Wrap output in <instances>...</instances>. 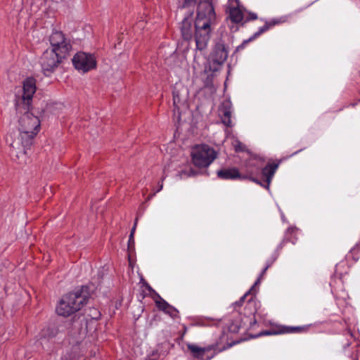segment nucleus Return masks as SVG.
<instances>
[{"label": "nucleus", "mask_w": 360, "mask_h": 360, "mask_svg": "<svg viewBox=\"0 0 360 360\" xmlns=\"http://www.w3.org/2000/svg\"><path fill=\"white\" fill-rule=\"evenodd\" d=\"M197 0H184V3L179 6L181 8H186L189 7L192 5H194L195 4Z\"/></svg>", "instance_id": "4be33fe9"}, {"label": "nucleus", "mask_w": 360, "mask_h": 360, "mask_svg": "<svg viewBox=\"0 0 360 360\" xmlns=\"http://www.w3.org/2000/svg\"><path fill=\"white\" fill-rule=\"evenodd\" d=\"M162 187H163L162 184H160V186H158L159 189L157 191V192H159L160 191H161L162 189Z\"/></svg>", "instance_id": "c756f323"}, {"label": "nucleus", "mask_w": 360, "mask_h": 360, "mask_svg": "<svg viewBox=\"0 0 360 360\" xmlns=\"http://www.w3.org/2000/svg\"><path fill=\"white\" fill-rule=\"evenodd\" d=\"M193 165L200 168L207 167L217 157L215 150L208 145L194 147L191 152Z\"/></svg>", "instance_id": "7ed1b4c3"}, {"label": "nucleus", "mask_w": 360, "mask_h": 360, "mask_svg": "<svg viewBox=\"0 0 360 360\" xmlns=\"http://www.w3.org/2000/svg\"><path fill=\"white\" fill-rule=\"evenodd\" d=\"M257 15L255 13H250L248 20H256Z\"/></svg>", "instance_id": "a878e982"}, {"label": "nucleus", "mask_w": 360, "mask_h": 360, "mask_svg": "<svg viewBox=\"0 0 360 360\" xmlns=\"http://www.w3.org/2000/svg\"><path fill=\"white\" fill-rule=\"evenodd\" d=\"M215 20L216 13L211 0H200L198 6L195 22H207L209 25H212Z\"/></svg>", "instance_id": "6e6552de"}, {"label": "nucleus", "mask_w": 360, "mask_h": 360, "mask_svg": "<svg viewBox=\"0 0 360 360\" xmlns=\"http://www.w3.org/2000/svg\"><path fill=\"white\" fill-rule=\"evenodd\" d=\"M187 92L184 89H178L174 88L173 90V105L174 110H177L179 113V110L181 108L187 106Z\"/></svg>", "instance_id": "9b49d317"}, {"label": "nucleus", "mask_w": 360, "mask_h": 360, "mask_svg": "<svg viewBox=\"0 0 360 360\" xmlns=\"http://www.w3.org/2000/svg\"><path fill=\"white\" fill-rule=\"evenodd\" d=\"M155 295L158 297V299L155 300L156 307L160 310H162L164 312L169 314L172 317H176L178 314V311L174 307L169 304L158 294L155 293Z\"/></svg>", "instance_id": "ddd939ff"}, {"label": "nucleus", "mask_w": 360, "mask_h": 360, "mask_svg": "<svg viewBox=\"0 0 360 360\" xmlns=\"http://www.w3.org/2000/svg\"><path fill=\"white\" fill-rule=\"evenodd\" d=\"M159 358V354L158 352V351H153L150 355H149L148 356V359L150 360H156L157 359Z\"/></svg>", "instance_id": "5701e85b"}, {"label": "nucleus", "mask_w": 360, "mask_h": 360, "mask_svg": "<svg viewBox=\"0 0 360 360\" xmlns=\"http://www.w3.org/2000/svg\"><path fill=\"white\" fill-rule=\"evenodd\" d=\"M241 304H242V303L240 301L235 302V305H236V306L240 307V306H241Z\"/></svg>", "instance_id": "7c9ffc66"}, {"label": "nucleus", "mask_w": 360, "mask_h": 360, "mask_svg": "<svg viewBox=\"0 0 360 360\" xmlns=\"http://www.w3.org/2000/svg\"><path fill=\"white\" fill-rule=\"evenodd\" d=\"M253 174V170H249L248 169V174H242L238 169L235 167H224L217 172V177L222 180L249 179L258 184H261V182L259 180L252 176Z\"/></svg>", "instance_id": "0eeeda50"}, {"label": "nucleus", "mask_w": 360, "mask_h": 360, "mask_svg": "<svg viewBox=\"0 0 360 360\" xmlns=\"http://www.w3.org/2000/svg\"><path fill=\"white\" fill-rule=\"evenodd\" d=\"M212 25L207 22H195V41L196 49L202 51L205 50L211 37Z\"/></svg>", "instance_id": "39448f33"}, {"label": "nucleus", "mask_w": 360, "mask_h": 360, "mask_svg": "<svg viewBox=\"0 0 360 360\" xmlns=\"http://www.w3.org/2000/svg\"><path fill=\"white\" fill-rule=\"evenodd\" d=\"M248 294V292H247L246 294H245V295H244L240 298V302L241 303H243V302H244V300H245V297H247Z\"/></svg>", "instance_id": "cd10ccee"}, {"label": "nucleus", "mask_w": 360, "mask_h": 360, "mask_svg": "<svg viewBox=\"0 0 360 360\" xmlns=\"http://www.w3.org/2000/svg\"><path fill=\"white\" fill-rule=\"evenodd\" d=\"M187 347L188 350L191 352L193 357L200 359H202L205 353L210 351L212 349V347L210 346L201 347L193 344H188L187 345Z\"/></svg>", "instance_id": "dca6fc26"}, {"label": "nucleus", "mask_w": 360, "mask_h": 360, "mask_svg": "<svg viewBox=\"0 0 360 360\" xmlns=\"http://www.w3.org/2000/svg\"><path fill=\"white\" fill-rule=\"evenodd\" d=\"M137 221H138V218H136L134 226L132 227L131 231V233H130V236H131V238H132V236L134 235V232H135L136 227V225H137Z\"/></svg>", "instance_id": "b1692460"}, {"label": "nucleus", "mask_w": 360, "mask_h": 360, "mask_svg": "<svg viewBox=\"0 0 360 360\" xmlns=\"http://www.w3.org/2000/svg\"><path fill=\"white\" fill-rule=\"evenodd\" d=\"M51 49L50 50L67 58L72 50L70 39H67L64 34L60 31L53 32L49 37Z\"/></svg>", "instance_id": "20e7f679"}, {"label": "nucleus", "mask_w": 360, "mask_h": 360, "mask_svg": "<svg viewBox=\"0 0 360 360\" xmlns=\"http://www.w3.org/2000/svg\"><path fill=\"white\" fill-rule=\"evenodd\" d=\"M228 51L225 45L222 43H217L210 55V63H212L214 65H216L212 68V70L215 71L217 70V66L221 65L227 59Z\"/></svg>", "instance_id": "9d476101"}, {"label": "nucleus", "mask_w": 360, "mask_h": 360, "mask_svg": "<svg viewBox=\"0 0 360 360\" xmlns=\"http://www.w3.org/2000/svg\"><path fill=\"white\" fill-rule=\"evenodd\" d=\"M145 285H146V288H147L148 290H150V291H154V290H153V288H151V287H150V286L147 283H145Z\"/></svg>", "instance_id": "c85d7f7f"}, {"label": "nucleus", "mask_w": 360, "mask_h": 360, "mask_svg": "<svg viewBox=\"0 0 360 360\" xmlns=\"http://www.w3.org/2000/svg\"><path fill=\"white\" fill-rule=\"evenodd\" d=\"M65 58L54 51L46 50L40 59V63L44 74L46 75L51 74Z\"/></svg>", "instance_id": "423d86ee"}, {"label": "nucleus", "mask_w": 360, "mask_h": 360, "mask_svg": "<svg viewBox=\"0 0 360 360\" xmlns=\"http://www.w3.org/2000/svg\"><path fill=\"white\" fill-rule=\"evenodd\" d=\"M279 162H269L262 170V174L266 178V185L265 187L269 188L271 179L278 169Z\"/></svg>", "instance_id": "4468645a"}, {"label": "nucleus", "mask_w": 360, "mask_h": 360, "mask_svg": "<svg viewBox=\"0 0 360 360\" xmlns=\"http://www.w3.org/2000/svg\"><path fill=\"white\" fill-rule=\"evenodd\" d=\"M134 245V236H132V238H131V236H129V248H130L131 245Z\"/></svg>", "instance_id": "bb28decb"}, {"label": "nucleus", "mask_w": 360, "mask_h": 360, "mask_svg": "<svg viewBox=\"0 0 360 360\" xmlns=\"http://www.w3.org/2000/svg\"><path fill=\"white\" fill-rule=\"evenodd\" d=\"M233 145L236 152H242L246 150V146L238 140L235 141Z\"/></svg>", "instance_id": "412c9836"}, {"label": "nucleus", "mask_w": 360, "mask_h": 360, "mask_svg": "<svg viewBox=\"0 0 360 360\" xmlns=\"http://www.w3.org/2000/svg\"><path fill=\"white\" fill-rule=\"evenodd\" d=\"M219 112L221 117L222 123L231 127L232 126L231 117V103L229 101H226L222 103L219 109Z\"/></svg>", "instance_id": "f8f14e48"}, {"label": "nucleus", "mask_w": 360, "mask_h": 360, "mask_svg": "<svg viewBox=\"0 0 360 360\" xmlns=\"http://www.w3.org/2000/svg\"><path fill=\"white\" fill-rule=\"evenodd\" d=\"M88 292L84 289L65 295L60 300L56 312L63 316H69L78 311L86 303Z\"/></svg>", "instance_id": "f03ea898"}, {"label": "nucleus", "mask_w": 360, "mask_h": 360, "mask_svg": "<svg viewBox=\"0 0 360 360\" xmlns=\"http://www.w3.org/2000/svg\"><path fill=\"white\" fill-rule=\"evenodd\" d=\"M229 17L233 22L239 23L243 19V13L238 7L230 8Z\"/></svg>", "instance_id": "a211bd4d"}, {"label": "nucleus", "mask_w": 360, "mask_h": 360, "mask_svg": "<svg viewBox=\"0 0 360 360\" xmlns=\"http://www.w3.org/2000/svg\"><path fill=\"white\" fill-rule=\"evenodd\" d=\"M36 91V82L32 77L23 82V94L16 99L15 109L22 114L18 120V131L10 134L6 141L13 155L17 158L26 155L40 130V120L30 112L32 97Z\"/></svg>", "instance_id": "f257e3e1"}, {"label": "nucleus", "mask_w": 360, "mask_h": 360, "mask_svg": "<svg viewBox=\"0 0 360 360\" xmlns=\"http://www.w3.org/2000/svg\"><path fill=\"white\" fill-rule=\"evenodd\" d=\"M278 22H278V21L266 22L265 23V25L263 27H260L259 31L257 32H256L251 38H250L248 40H245L243 41V44H247L248 41H250L251 40L256 38L259 34H261L264 32L268 30L270 27H271L272 26L275 25L276 24H277Z\"/></svg>", "instance_id": "6ab92c4d"}, {"label": "nucleus", "mask_w": 360, "mask_h": 360, "mask_svg": "<svg viewBox=\"0 0 360 360\" xmlns=\"http://www.w3.org/2000/svg\"><path fill=\"white\" fill-rule=\"evenodd\" d=\"M55 335L56 333L53 331L49 332V329L44 330L41 334L42 338H41V345H43L44 342L46 339V337H48L49 338H52L53 337L55 336Z\"/></svg>", "instance_id": "aec40b11"}, {"label": "nucleus", "mask_w": 360, "mask_h": 360, "mask_svg": "<svg viewBox=\"0 0 360 360\" xmlns=\"http://www.w3.org/2000/svg\"><path fill=\"white\" fill-rule=\"evenodd\" d=\"M307 330L305 326H297V327H289V326H281L277 331L275 332H266L265 334H281V333H302Z\"/></svg>", "instance_id": "f3484780"}, {"label": "nucleus", "mask_w": 360, "mask_h": 360, "mask_svg": "<svg viewBox=\"0 0 360 360\" xmlns=\"http://www.w3.org/2000/svg\"><path fill=\"white\" fill-rule=\"evenodd\" d=\"M181 32L184 40L189 41L193 37L192 21L191 18H185L181 22Z\"/></svg>", "instance_id": "2eb2a0df"}, {"label": "nucleus", "mask_w": 360, "mask_h": 360, "mask_svg": "<svg viewBox=\"0 0 360 360\" xmlns=\"http://www.w3.org/2000/svg\"><path fill=\"white\" fill-rule=\"evenodd\" d=\"M74 67L79 71L85 73L96 68V60L92 54L79 52L72 59Z\"/></svg>", "instance_id": "1a4fd4ad"}, {"label": "nucleus", "mask_w": 360, "mask_h": 360, "mask_svg": "<svg viewBox=\"0 0 360 360\" xmlns=\"http://www.w3.org/2000/svg\"><path fill=\"white\" fill-rule=\"evenodd\" d=\"M268 267H269V266H266L264 269L263 271L262 272V274H261L260 277H259V278L257 279V281L255 282V285H257V284L259 283L261 277H262V276L264 275V274L266 272V271L267 270Z\"/></svg>", "instance_id": "393cba45"}]
</instances>
